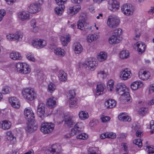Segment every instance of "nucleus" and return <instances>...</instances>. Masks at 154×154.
<instances>
[{
  "instance_id": "f257e3e1",
  "label": "nucleus",
  "mask_w": 154,
  "mask_h": 154,
  "mask_svg": "<svg viewBox=\"0 0 154 154\" xmlns=\"http://www.w3.org/2000/svg\"><path fill=\"white\" fill-rule=\"evenodd\" d=\"M22 95L24 98L29 100L32 101L36 99L37 94L35 91L31 88H26L23 89L22 91Z\"/></svg>"
},
{
  "instance_id": "f03ea898",
  "label": "nucleus",
  "mask_w": 154,
  "mask_h": 154,
  "mask_svg": "<svg viewBox=\"0 0 154 154\" xmlns=\"http://www.w3.org/2000/svg\"><path fill=\"white\" fill-rule=\"evenodd\" d=\"M75 92L73 91H70L68 94L67 97L69 99V107L73 109L76 108L78 107L77 99L75 98Z\"/></svg>"
},
{
  "instance_id": "7ed1b4c3",
  "label": "nucleus",
  "mask_w": 154,
  "mask_h": 154,
  "mask_svg": "<svg viewBox=\"0 0 154 154\" xmlns=\"http://www.w3.org/2000/svg\"><path fill=\"white\" fill-rule=\"evenodd\" d=\"M120 23L119 18L116 16H110L108 17L107 25L111 28H115L118 26Z\"/></svg>"
},
{
  "instance_id": "20e7f679",
  "label": "nucleus",
  "mask_w": 154,
  "mask_h": 154,
  "mask_svg": "<svg viewBox=\"0 0 154 154\" xmlns=\"http://www.w3.org/2000/svg\"><path fill=\"white\" fill-rule=\"evenodd\" d=\"M96 64L95 59L93 57H89L85 60L82 65L83 67L87 69L93 71L95 68Z\"/></svg>"
},
{
  "instance_id": "39448f33",
  "label": "nucleus",
  "mask_w": 154,
  "mask_h": 154,
  "mask_svg": "<svg viewBox=\"0 0 154 154\" xmlns=\"http://www.w3.org/2000/svg\"><path fill=\"white\" fill-rule=\"evenodd\" d=\"M23 37V33L19 32L8 33L6 36V38L8 40L11 41H16L17 42L21 41Z\"/></svg>"
},
{
  "instance_id": "423d86ee",
  "label": "nucleus",
  "mask_w": 154,
  "mask_h": 154,
  "mask_svg": "<svg viewBox=\"0 0 154 154\" xmlns=\"http://www.w3.org/2000/svg\"><path fill=\"white\" fill-rule=\"evenodd\" d=\"M15 66L16 69L20 73L26 74L30 72L29 65L26 63H18L16 64Z\"/></svg>"
},
{
  "instance_id": "0eeeda50",
  "label": "nucleus",
  "mask_w": 154,
  "mask_h": 154,
  "mask_svg": "<svg viewBox=\"0 0 154 154\" xmlns=\"http://www.w3.org/2000/svg\"><path fill=\"white\" fill-rule=\"evenodd\" d=\"M54 127V124L51 122L43 123L41 124L40 130L44 134H49L53 131Z\"/></svg>"
},
{
  "instance_id": "6e6552de",
  "label": "nucleus",
  "mask_w": 154,
  "mask_h": 154,
  "mask_svg": "<svg viewBox=\"0 0 154 154\" xmlns=\"http://www.w3.org/2000/svg\"><path fill=\"white\" fill-rule=\"evenodd\" d=\"M134 7L129 4H126L121 6V10L123 14L126 16L132 15L134 11Z\"/></svg>"
},
{
  "instance_id": "1a4fd4ad",
  "label": "nucleus",
  "mask_w": 154,
  "mask_h": 154,
  "mask_svg": "<svg viewBox=\"0 0 154 154\" xmlns=\"http://www.w3.org/2000/svg\"><path fill=\"white\" fill-rule=\"evenodd\" d=\"M27 9L29 13L35 14L40 11L41 6L40 4L37 2H32L28 5Z\"/></svg>"
},
{
  "instance_id": "9d476101",
  "label": "nucleus",
  "mask_w": 154,
  "mask_h": 154,
  "mask_svg": "<svg viewBox=\"0 0 154 154\" xmlns=\"http://www.w3.org/2000/svg\"><path fill=\"white\" fill-rule=\"evenodd\" d=\"M32 45L34 47L37 48H44L47 44V42L45 40L40 39H34L32 41Z\"/></svg>"
},
{
  "instance_id": "9b49d317",
  "label": "nucleus",
  "mask_w": 154,
  "mask_h": 154,
  "mask_svg": "<svg viewBox=\"0 0 154 154\" xmlns=\"http://www.w3.org/2000/svg\"><path fill=\"white\" fill-rule=\"evenodd\" d=\"M132 76L131 72L128 68L124 69L122 70L119 74V77L121 79L126 80L130 79Z\"/></svg>"
},
{
  "instance_id": "f8f14e48",
  "label": "nucleus",
  "mask_w": 154,
  "mask_h": 154,
  "mask_svg": "<svg viewBox=\"0 0 154 154\" xmlns=\"http://www.w3.org/2000/svg\"><path fill=\"white\" fill-rule=\"evenodd\" d=\"M37 125L34 120H30L27 123L26 130L27 132H32L36 131L37 128Z\"/></svg>"
},
{
  "instance_id": "ddd939ff",
  "label": "nucleus",
  "mask_w": 154,
  "mask_h": 154,
  "mask_svg": "<svg viewBox=\"0 0 154 154\" xmlns=\"http://www.w3.org/2000/svg\"><path fill=\"white\" fill-rule=\"evenodd\" d=\"M108 6L110 11H116L119 9V3L116 0H109Z\"/></svg>"
},
{
  "instance_id": "4468645a",
  "label": "nucleus",
  "mask_w": 154,
  "mask_h": 154,
  "mask_svg": "<svg viewBox=\"0 0 154 154\" xmlns=\"http://www.w3.org/2000/svg\"><path fill=\"white\" fill-rule=\"evenodd\" d=\"M24 112V115L27 121L34 120V114L31 108H25Z\"/></svg>"
},
{
  "instance_id": "2eb2a0df",
  "label": "nucleus",
  "mask_w": 154,
  "mask_h": 154,
  "mask_svg": "<svg viewBox=\"0 0 154 154\" xmlns=\"http://www.w3.org/2000/svg\"><path fill=\"white\" fill-rule=\"evenodd\" d=\"M120 100L121 102L123 104L129 103L131 102V100L128 92L127 91L121 95Z\"/></svg>"
},
{
  "instance_id": "dca6fc26",
  "label": "nucleus",
  "mask_w": 154,
  "mask_h": 154,
  "mask_svg": "<svg viewBox=\"0 0 154 154\" xmlns=\"http://www.w3.org/2000/svg\"><path fill=\"white\" fill-rule=\"evenodd\" d=\"M150 76V74L148 71L143 69H140L138 73V77L140 79L143 80H146Z\"/></svg>"
},
{
  "instance_id": "f3484780",
  "label": "nucleus",
  "mask_w": 154,
  "mask_h": 154,
  "mask_svg": "<svg viewBox=\"0 0 154 154\" xmlns=\"http://www.w3.org/2000/svg\"><path fill=\"white\" fill-rule=\"evenodd\" d=\"M17 16L20 20L24 21L29 19L30 14L29 12L26 11H21L18 13Z\"/></svg>"
},
{
  "instance_id": "a211bd4d",
  "label": "nucleus",
  "mask_w": 154,
  "mask_h": 154,
  "mask_svg": "<svg viewBox=\"0 0 154 154\" xmlns=\"http://www.w3.org/2000/svg\"><path fill=\"white\" fill-rule=\"evenodd\" d=\"M116 91L118 94L121 95L128 91V89L124 84H119L116 86Z\"/></svg>"
},
{
  "instance_id": "6ab92c4d",
  "label": "nucleus",
  "mask_w": 154,
  "mask_h": 154,
  "mask_svg": "<svg viewBox=\"0 0 154 154\" xmlns=\"http://www.w3.org/2000/svg\"><path fill=\"white\" fill-rule=\"evenodd\" d=\"M11 106L14 108L18 109L20 107V103L19 100L15 97H10L9 100Z\"/></svg>"
},
{
  "instance_id": "aec40b11",
  "label": "nucleus",
  "mask_w": 154,
  "mask_h": 154,
  "mask_svg": "<svg viewBox=\"0 0 154 154\" xmlns=\"http://www.w3.org/2000/svg\"><path fill=\"white\" fill-rule=\"evenodd\" d=\"M37 113L38 115L41 117L45 113V104L43 103H39L37 109Z\"/></svg>"
},
{
  "instance_id": "412c9836",
  "label": "nucleus",
  "mask_w": 154,
  "mask_h": 154,
  "mask_svg": "<svg viewBox=\"0 0 154 154\" xmlns=\"http://www.w3.org/2000/svg\"><path fill=\"white\" fill-rule=\"evenodd\" d=\"M138 103L140 104L139 106H143V107H140L138 111V112L140 115L141 116H144L147 114L148 112V108L145 106L146 103L143 101H139Z\"/></svg>"
},
{
  "instance_id": "4be33fe9",
  "label": "nucleus",
  "mask_w": 154,
  "mask_h": 154,
  "mask_svg": "<svg viewBox=\"0 0 154 154\" xmlns=\"http://www.w3.org/2000/svg\"><path fill=\"white\" fill-rule=\"evenodd\" d=\"M86 19L85 17H80V19L77 24L78 28L82 30H85V27L86 26L87 23Z\"/></svg>"
},
{
  "instance_id": "5701e85b",
  "label": "nucleus",
  "mask_w": 154,
  "mask_h": 154,
  "mask_svg": "<svg viewBox=\"0 0 154 154\" xmlns=\"http://www.w3.org/2000/svg\"><path fill=\"white\" fill-rule=\"evenodd\" d=\"M122 39L120 37H117L112 34L109 38V42L110 44H115L120 42Z\"/></svg>"
},
{
  "instance_id": "b1692460",
  "label": "nucleus",
  "mask_w": 154,
  "mask_h": 154,
  "mask_svg": "<svg viewBox=\"0 0 154 154\" xmlns=\"http://www.w3.org/2000/svg\"><path fill=\"white\" fill-rule=\"evenodd\" d=\"M143 86V82L139 81H137L132 82L131 85V89L133 90H136Z\"/></svg>"
},
{
  "instance_id": "393cba45",
  "label": "nucleus",
  "mask_w": 154,
  "mask_h": 154,
  "mask_svg": "<svg viewBox=\"0 0 154 154\" xmlns=\"http://www.w3.org/2000/svg\"><path fill=\"white\" fill-rule=\"evenodd\" d=\"M81 10V6L79 5H75L69 8L68 12L69 14L73 15L77 14Z\"/></svg>"
},
{
  "instance_id": "a878e982",
  "label": "nucleus",
  "mask_w": 154,
  "mask_h": 154,
  "mask_svg": "<svg viewBox=\"0 0 154 154\" xmlns=\"http://www.w3.org/2000/svg\"><path fill=\"white\" fill-rule=\"evenodd\" d=\"M72 116H66L65 118L64 124L67 127H72L75 123L74 121L72 119Z\"/></svg>"
},
{
  "instance_id": "bb28decb",
  "label": "nucleus",
  "mask_w": 154,
  "mask_h": 154,
  "mask_svg": "<svg viewBox=\"0 0 154 154\" xmlns=\"http://www.w3.org/2000/svg\"><path fill=\"white\" fill-rule=\"evenodd\" d=\"M73 49L76 54H80L83 51V48L82 45L79 42L74 44L73 45Z\"/></svg>"
},
{
  "instance_id": "cd10ccee",
  "label": "nucleus",
  "mask_w": 154,
  "mask_h": 154,
  "mask_svg": "<svg viewBox=\"0 0 154 154\" xmlns=\"http://www.w3.org/2000/svg\"><path fill=\"white\" fill-rule=\"evenodd\" d=\"M46 104L49 108H52L54 107L56 105V98L53 97L49 98L47 100Z\"/></svg>"
},
{
  "instance_id": "c85d7f7f",
  "label": "nucleus",
  "mask_w": 154,
  "mask_h": 154,
  "mask_svg": "<svg viewBox=\"0 0 154 154\" xmlns=\"http://www.w3.org/2000/svg\"><path fill=\"white\" fill-rule=\"evenodd\" d=\"M10 57L14 60H20L22 58L21 54L17 51H13L9 54Z\"/></svg>"
},
{
  "instance_id": "c756f323",
  "label": "nucleus",
  "mask_w": 154,
  "mask_h": 154,
  "mask_svg": "<svg viewBox=\"0 0 154 154\" xmlns=\"http://www.w3.org/2000/svg\"><path fill=\"white\" fill-rule=\"evenodd\" d=\"M116 101L112 99H109L107 100L105 103V105L107 109H111L114 107L116 105Z\"/></svg>"
},
{
  "instance_id": "7c9ffc66",
  "label": "nucleus",
  "mask_w": 154,
  "mask_h": 154,
  "mask_svg": "<svg viewBox=\"0 0 154 154\" xmlns=\"http://www.w3.org/2000/svg\"><path fill=\"white\" fill-rule=\"evenodd\" d=\"M137 48V50L139 54H142L145 51L146 46L141 42H137L135 44Z\"/></svg>"
},
{
  "instance_id": "2f4dec72",
  "label": "nucleus",
  "mask_w": 154,
  "mask_h": 154,
  "mask_svg": "<svg viewBox=\"0 0 154 154\" xmlns=\"http://www.w3.org/2000/svg\"><path fill=\"white\" fill-rule=\"evenodd\" d=\"M59 80L60 82H65L67 79V75L65 72L63 70H60L58 75Z\"/></svg>"
},
{
  "instance_id": "473e14b6",
  "label": "nucleus",
  "mask_w": 154,
  "mask_h": 154,
  "mask_svg": "<svg viewBox=\"0 0 154 154\" xmlns=\"http://www.w3.org/2000/svg\"><path fill=\"white\" fill-rule=\"evenodd\" d=\"M60 39L63 46H66L68 44V43L70 41V35L69 34L64 35L61 37Z\"/></svg>"
},
{
  "instance_id": "72a5a7b5",
  "label": "nucleus",
  "mask_w": 154,
  "mask_h": 154,
  "mask_svg": "<svg viewBox=\"0 0 154 154\" xmlns=\"http://www.w3.org/2000/svg\"><path fill=\"white\" fill-rule=\"evenodd\" d=\"M105 87L104 84H99L97 85L96 94L97 95H99L103 94Z\"/></svg>"
},
{
  "instance_id": "f704fd0d",
  "label": "nucleus",
  "mask_w": 154,
  "mask_h": 154,
  "mask_svg": "<svg viewBox=\"0 0 154 154\" xmlns=\"http://www.w3.org/2000/svg\"><path fill=\"white\" fill-rule=\"evenodd\" d=\"M51 150L54 154H58L61 152V147L59 144H56L52 145L51 147Z\"/></svg>"
},
{
  "instance_id": "c9c22d12",
  "label": "nucleus",
  "mask_w": 154,
  "mask_h": 154,
  "mask_svg": "<svg viewBox=\"0 0 154 154\" xmlns=\"http://www.w3.org/2000/svg\"><path fill=\"white\" fill-rule=\"evenodd\" d=\"M100 37L99 34L94 33L88 35L87 37V40L88 42H91L97 40Z\"/></svg>"
},
{
  "instance_id": "e433bc0d",
  "label": "nucleus",
  "mask_w": 154,
  "mask_h": 154,
  "mask_svg": "<svg viewBox=\"0 0 154 154\" xmlns=\"http://www.w3.org/2000/svg\"><path fill=\"white\" fill-rule=\"evenodd\" d=\"M78 116L80 119L82 120L87 119L89 117L88 112L85 111H80L79 112Z\"/></svg>"
},
{
  "instance_id": "4c0bfd02",
  "label": "nucleus",
  "mask_w": 154,
  "mask_h": 154,
  "mask_svg": "<svg viewBox=\"0 0 154 154\" xmlns=\"http://www.w3.org/2000/svg\"><path fill=\"white\" fill-rule=\"evenodd\" d=\"M1 128L4 130H7L9 129L11 126V123L6 120L2 121L0 122Z\"/></svg>"
},
{
  "instance_id": "58836bf2",
  "label": "nucleus",
  "mask_w": 154,
  "mask_h": 154,
  "mask_svg": "<svg viewBox=\"0 0 154 154\" xmlns=\"http://www.w3.org/2000/svg\"><path fill=\"white\" fill-rule=\"evenodd\" d=\"M107 53L105 52L101 51L97 55V58L98 60L100 62L106 60L107 58Z\"/></svg>"
},
{
  "instance_id": "ea45409f",
  "label": "nucleus",
  "mask_w": 154,
  "mask_h": 154,
  "mask_svg": "<svg viewBox=\"0 0 154 154\" xmlns=\"http://www.w3.org/2000/svg\"><path fill=\"white\" fill-rule=\"evenodd\" d=\"M119 55L120 58L122 59H125L129 57L130 53L128 50H122L119 53Z\"/></svg>"
},
{
  "instance_id": "a19ab883",
  "label": "nucleus",
  "mask_w": 154,
  "mask_h": 154,
  "mask_svg": "<svg viewBox=\"0 0 154 154\" xmlns=\"http://www.w3.org/2000/svg\"><path fill=\"white\" fill-rule=\"evenodd\" d=\"M119 119L120 120L124 122H130L131 120L130 117L128 116L127 113H124L119 115Z\"/></svg>"
},
{
  "instance_id": "79ce46f5",
  "label": "nucleus",
  "mask_w": 154,
  "mask_h": 154,
  "mask_svg": "<svg viewBox=\"0 0 154 154\" xmlns=\"http://www.w3.org/2000/svg\"><path fill=\"white\" fill-rule=\"evenodd\" d=\"M89 154H100L101 152L98 147H90L88 149Z\"/></svg>"
},
{
  "instance_id": "37998d69",
  "label": "nucleus",
  "mask_w": 154,
  "mask_h": 154,
  "mask_svg": "<svg viewBox=\"0 0 154 154\" xmlns=\"http://www.w3.org/2000/svg\"><path fill=\"white\" fill-rule=\"evenodd\" d=\"M82 125V122H78L74 126V128L71 129L72 134H75L77 132L79 131V128H82L81 126Z\"/></svg>"
},
{
  "instance_id": "c03bdc74",
  "label": "nucleus",
  "mask_w": 154,
  "mask_h": 154,
  "mask_svg": "<svg viewBox=\"0 0 154 154\" xmlns=\"http://www.w3.org/2000/svg\"><path fill=\"white\" fill-rule=\"evenodd\" d=\"M65 8V5L59 6L56 7L54 10L55 13L58 15H60Z\"/></svg>"
},
{
  "instance_id": "a18cd8bd",
  "label": "nucleus",
  "mask_w": 154,
  "mask_h": 154,
  "mask_svg": "<svg viewBox=\"0 0 154 154\" xmlns=\"http://www.w3.org/2000/svg\"><path fill=\"white\" fill-rule=\"evenodd\" d=\"M54 53L59 57H63L65 55L64 50L61 48L56 49L54 51Z\"/></svg>"
},
{
  "instance_id": "49530a36",
  "label": "nucleus",
  "mask_w": 154,
  "mask_h": 154,
  "mask_svg": "<svg viewBox=\"0 0 154 154\" xmlns=\"http://www.w3.org/2000/svg\"><path fill=\"white\" fill-rule=\"evenodd\" d=\"M56 89L55 84L52 82H50L48 85V91L50 93L54 92Z\"/></svg>"
},
{
  "instance_id": "de8ad7c7",
  "label": "nucleus",
  "mask_w": 154,
  "mask_h": 154,
  "mask_svg": "<svg viewBox=\"0 0 154 154\" xmlns=\"http://www.w3.org/2000/svg\"><path fill=\"white\" fill-rule=\"evenodd\" d=\"M107 75V72H105L104 70H100L97 73V77L98 78L103 79L106 77Z\"/></svg>"
},
{
  "instance_id": "09e8293b",
  "label": "nucleus",
  "mask_w": 154,
  "mask_h": 154,
  "mask_svg": "<svg viewBox=\"0 0 154 154\" xmlns=\"http://www.w3.org/2000/svg\"><path fill=\"white\" fill-rule=\"evenodd\" d=\"M114 81L112 80H109L108 82L107 88L110 91H112L114 89Z\"/></svg>"
},
{
  "instance_id": "8fccbe9b",
  "label": "nucleus",
  "mask_w": 154,
  "mask_h": 154,
  "mask_svg": "<svg viewBox=\"0 0 154 154\" xmlns=\"http://www.w3.org/2000/svg\"><path fill=\"white\" fill-rule=\"evenodd\" d=\"M88 138V134L85 133H82L79 134L76 136V138L81 140H86Z\"/></svg>"
},
{
  "instance_id": "3c124183",
  "label": "nucleus",
  "mask_w": 154,
  "mask_h": 154,
  "mask_svg": "<svg viewBox=\"0 0 154 154\" xmlns=\"http://www.w3.org/2000/svg\"><path fill=\"white\" fill-rule=\"evenodd\" d=\"M11 90V88L9 87L8 86H5L3 88L2 92L3 94H7L9 93Z\"/></svg>"
},
{
  "instance_id": "603ef678",
  "label": "nucleus",
  "mask_w": 154,
  "mask_h": 154,
  "mask_svg": "<svg viewBox=\"0 0 154 154\" xmlns=\"http://www.w3.org/2000/svg\"><path fill=\"white\" fill-rule=\"evenodd\" d=\"M100 119L102 122L106 123L109 121L110 119V118L109 116L102 115L100 116Z\"/></svg>"
},
{
  "instance_id": "864d4df0",
  "label": "nucleus",
  "mask_w": 154,
  "mask_h": 154,
  "mask_svg": "<svg viewBox=\"0 0 154 154\" xmlns=\"http://www.w3.org/2000/svg\"><path fill=\"white\" fill-rule=\"evenodd\" d=\"M133 143L137 145L139 147H141L142 146V141L140 139H137L134 140Z\"/></svg>"
},
{
  "instance_id": "5fc2aeb1",
  "label": "nucleus",
  "mask_w": 154,
  "mask_h": 154,
  "mask_svg": "<svg viewBox=\"0 0 154 154\" xmlns=\"http://www.w3.org/2000/svg\"><path fill=\"white\" fill-rule=\"evenodd\" d=\"M26 57L28 60L30 61L33 62H35V61L33 55L31 53L27 54H26Z\"/></svg>"
},
{
  "instance_id": "6e6d98bb",
  "label": "nucleus",
  "mask_w": 154,
  "mask_h": 154,
  "mask_svg": "<svg viewBox=\"0 0 154 154\" xmlns=\"http://www.w3.org/2000/svg\"><path fill=\"white\" fill-rule=\"evenodd\" d=\"M122 32V30L120 29H117L114 30L112 35H115L117 37H120Z\"/></svg>"
},
{
  "instance_id": "4d7b16f0",
  "label": "nucleus",
  "mask_w": 154,
  "mask_h": 154,
  "mask_svg": "<svg viewBox=\"0 0 154 154\" xmlns=\"http://www.w3.org/2000/svg\"><path fill=\"white\" fill-rule=\"evenodd\" d=\"M147 13L149 15H150L151 17H152L154 16V7H151L147 11Z\"/></svg>"
},
{
  "instance_id": "13d9d810",
  "label": "nucleus",
  "mask_w": 154,
  "mask_h": 154,
  "mask_svg": "<svg viewBox=\"0 0 154 154\" xmlns=\"http://www.w3.org/2000/svg\"><path fill=\"white\" fill-rule=\"evenodd\" d=\"M56 3L59 6L64 5L67 0H55Z\"/></svg>"
},
{
  "instance_id": "bf43d9fd",
  "label": "nucleus",
  "mask_w": 154,
  "mask_h": 154,
  "mask_svg": "<svg viewBox=\"0 0 154 154\" xmlns=\"http://www.w3.org/2000/svg\"><path fill=\"white\" fill-rule=\"evenodd\" d=\"M107 138L113 139L116 137V134L112 132H107Z\"/></svg>"
},
{
  "instance_id": "052dcab7",
  "label": "nucleus",
  "mask_w": 154,
  "mask_h": 154,
  "mask_svg": "<svg viewBox=\"0 0 154 154\" xmlns=\"http://www.w3.org/2000/svg\"><path fill=\"white\" fill-rule=\"evenodd\" d=\"M37 21L36 19H32L30 21V25L31 27H34L37 26Z\"/></svg>"
},
{
  "instance_id": "680f3d73",
  "label": "nucleus",
  "mask_w": 154,
  "mask_h": 154,
  "mask_svg": "<svg viewBox=\"0 0 154 154\" xmlns=\"http://www.w3.org/2000/svg\"><path fill=\"white\" fill-rule=\"evenodd\" d=\"M5 11L4 10H0V22H1L5 14Z\"/></svg>"
},
{
  "instance_id": "e2e57ef3",
  "label": "nucleus",
  "mask_w": 154,
  "mask_h": 154,
  "mask_svg": "<svg viewBox=\"0 0 154 154\" xmlns=\"http://www.w3.org/2000/svg\"><path fill=\"white\" fill-rule=\"evenodd\" d=\"M6 135L8 136V137H7V139L9 140H11L13 138V136L11 131H8L6 133Z\"/></svg>"
},
{
  "instance_id": "0e129e2a",
  "label": "nucleus",
  "mask_w": 154,
  "mask_h": 154,
  "mask_svg": "<svg viewBox=\"0 0 154 154\" xmlns=\"http://www.w3.org/2000/svg\"><path fill=\"white\" fill-rule=\"evenodd\" d=\"M31 27V30L34 32H38L39 30L38 27L37 26Z\"/></svg>"
},
{
  "instance_id": "69168bd1",
  "label": "nucleus",
  "mask_w": 154,
  "mask_h": 154,
  "mask_svg": "<svg viewBox=\"0 0 154 154\" xmlns=\"http://www.w3.org/2000/svg\"><path fill=\"white\" fill-rule=\"evenodd\" d=\"M147 148L148 149L147 151L148 153L149 154L150 153H154V150H152L153 149L152 147L149 146H147Z\"/></svg>"
},
{
  "instance_id": "338daca9",
  "label": "nucleus",
  "mask_w": 154,
  "mask_h": 154,
  "mask_svg": "<svg viewBox=\"0 0 154 154\" xmlns=\"http://www.w3.org/2000/svg\"><path fill=\"white\" fill-rule=\"evenodd\" d=\"M7 50L3 47L0 45V53L4 54L7 52Z\"/></svg>"
},
{
  "instance_id": "774afa93",
  "label": "nucleus",
  "mask_w": 154,
  "mask_h": 154,
  "mask_svg": "<svg viewBox=\"0 0 154 154\" xmlns=\"http://www.w3.org/2000/svg\"><path fill=\"white\" fill-rule=\"evenodd\" d=\"M121 146H123L124 149L125 151H127L128 148V145L125 143H122L121 144Z\"/></svg>"
}]
</instances>
